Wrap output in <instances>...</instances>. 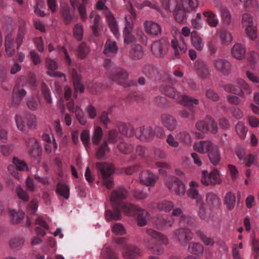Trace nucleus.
Returning a JSON list of instances; mask_svg holds the SVG:
<instances>
[{
	"instance_id": "1",
	"label": "nucleus",
	"mask_w": 259,
	"mask_h": 259,
	"mask_svg": "<svg viewBox=\"0 0 259 259\" xmlns=\"http://www.w3.org/2000/svg\"><path fill=\"white\" fill-rule=\"evenodd\" d=\"M163 8L172 11L176 21L184 23L187 19V13L195 11L198 6V0H161Z\"/></svg>"
},
{
	"instance_id": "2",
	"label": "nucleus",
	"mask_w": 259,
	"mask_h": 259,
	"mask_svg": "<svg viewBox=\"0 0 259 259\" xmlns=\"http://www.w3.org/2000/svg\"><path fill=\"white\" fill-rule=\"evenodd\" d=\"M128 192L123 187H119L114 190L111 193L110 201L113 210H107L105 212V218L107 221L119 220L121 219V210L123 211L122 206L127 202H123L128 195Z\"/></svg>"
},
{
	"instance_id": "3",
	"label": "nucleus",
	"mask_w": 259,
	"mask_h": 259,
	"mask_svg": "<svg viewBox=\"0 0 259 259\" xmlns=\"http://www.w3.org/2000/svg\"><path fill=\"white\" fill-rule=\"evenodd\" d=\"M122 208L125 214L136 216L139 226H144L147 224L149 213L146 210L130 203L123 204Z\"/></svg>"
},
{
	"instance_id": "4",
	"label": "nucleus",
	"mask_w": 259,
	"mask_h": 259,
	"mask_svg": "<svg viewBox=\"0 0 259 259\" xmlns=\"http://www.w3.org/2000/svg\"><path fill=\"white\" fill-rule=\"evenodd\" d=\"M161 92L167 97L176 99L177 102L185 106H190L193 104H199V101L197 99L186 95L179 96L177 91L171 87H163L161 89Z\"/></svg>"
},
{
	"instance_id": "5",
	"label": "nucleus",
	"mask_w": 259,
	"mask_h": 259,
	"mask_svg": "<svg viewBox=\"0 0 259 259\" xmlns=\"http://www.w3.org/2000/svg\"><path fill=\"white\" fill-rule=\"evenodd\" d=\"M99 176L102 178L103 185L107 188L111 189L113 186V174L114 168L112 165L104 162L96 163Z\"/></svg>"
},
{
	"instance_id": "6",
	"label": "nucleus",
	"mask_w": 259,
	"mask_h": 259,
	"mask_svg": "<svg viewBox=\"0 0 259 259\" xmlns=\"http://www.w3.org/2000/svg\"><path fill=\"white\" fill-rule=\"evenodd\" d=\"M130 14L125 16V27L123 31L124 40L125 43L130 44L135 41L136 37L132 33L133 29V21L136 19L137 14L133 8L128 10Z\"/></svg>"
},
{
	"instance_id": "7",
	"label": "nucleus",
	"mask_w": 259,
	"mask_h": 259,
	"mask_svg": "<svg viewBox=\"0 0 259 259\" xmlns=\"http://www.w3.org/2000/svg\"><path fill=\"white\" fill-rule=\"evenodd\" d=\"M106 0H99L96 4V8L99 10H105V15L106 17L108 25L114 35L116 37L119 36L118 25L112 14L105 6Z\"/></svg>"
},
{
	"instance_id": "8",
	"label": "nucleus",
	"mask_w": 259,
	"mask_h": 259,
	"mask_svg": "<svg viewBox=\"0 0 259 259\" xmlns=\"http://www.w3.org/2000/svg\"><path fill=\"white\" fill-rule=\"evenodd\" d=\"M166 186L171 192L178 195H184L185 188L184 184L177 177L167 176L165 180Z\"/></svg>"
},
{
	"instance_id": "9",
	"label": "nucleus",
	"mask_w": 259,
	"mask_h": 259,
	"mask_svg": "<svg viewBox=\"0 0 259 259\" xmlns=\"http://www.w3.org/2000/svg\"><path fill=\"white\" fill-rule=\"evenodd\" d=\"M202 174L201 181L205 186L220 185L222 182L220 172L217 168L213 169L209 173L207 170H203Z\"/></svg>"
},
{
	"instance_id": "10",
	"label": "nucleus",
	"mask_w": 259,
	"mask_h": 259,
	"mask_svg": "<svg viewBox=\"0 0 259 259\" xmlns=\"http://www.w3.org/2000/svg\"><path fill=\"white\" fill-rule=\"evenodd\" d=\"M172 235L175 239L182 246H186L193 237L191 231L186 227H180L176 229L173 231Z\"/></svg>"
},
{
	"instance_id": "11",
	"label": "nucleus",
	"mask_w": 259,
	"mask_h": 259,
	"mask_svg": "<svg viewBox=\"0 0 259 259\" xmlns=\"http://www.w3.org/2000/svg\"><path fill=\"white\" fill-rule=\"evenodd\" d=\"M169 48V43L167 39H161L155 41L151 46V50L156 57L162 58L165 57Z\"/></svg>"
},
{
	"instance_id": "12",
	"label": "nucleus",
	"mask_w": 259,
	"mask_h": 259,
	"mask_svg": "<svg viewBox=\"0 0 259 259\" xmlns=\"http://www.w3.org/2000/svg\"><path fill=\"white\" fill-rule=\"evenodd\" d=\"M194 69L197 75L201 79H206L209 77L211 70L205 62L198 59L194 65Z\"/></svg>"
},
{
	"instance_id": "13",
	"label": "nucleus",
	"mask_w": 259,
	"mask_h": 259,
	"mask_svg": "<svg viewBox=\"0 0 259 259\" xmlns=\"http://www.w3.org/2000/svg\"><path fill=\"white\" fill-rule=\"evenodd\" d=\"M114 68V69L110 72L109 78L118 84L124 85L128 78L127 72L125 70L118 67Z\"/></svg>"
},
{
	"instance_id": "14",
	"label": "nucleus",
	"mask_w": 259,
	"mask_h": 259,
	"mask_svg": "<svg viewBox=\"0 0 259 259\" xmlns=\"http://www.w3.org/2000/svg\"><path fill=\"white\" fill-rule=\"evenodd\" d=\"M175 220L169 216H158L154 221L156 228L159 230H166L173 226Z\"/></svg>"
},
{
	"instance_id": "15",
	"label": "nucleus",
	"mask_w": 259,
	"mask_h": 259,
	"mask_svg": "<svg viewBox=\"0 0 259 259\" xmlns=\"http://www.w3.org/2000/svg\"><path fill=\"white\" fill-rule=\"evenodd\" d=\"M27 167L26 164L23 161L14 157L13 159V164L9 165L8 169L12 176L18 178V170H24L27 169Z\"/></svg>"
},
{
	"instance_id": "16",
	"label": "nucleus",
	"mask_w": 259,
	"mask_h": 259,
	"mask_svg": "<svg viewBox=\"0 0 259 259\" xmlns=\"http://www.w3.org/2000/svg\"><path fill=\"white\" fill-rule=\"evenodd\" d=\"M159 179V176L149 170L143 171L140 176L141 183L147 186L153 187Z\"/></svg>"
},
{
	"instance_id": "17",
	"label": "nucleus",
	"mask_w": 259,
	"mask_h": 259,
	"mask_svg": "<svg viewBox=\"0 0 259 259\" xmlns=\"http://www.w3.org/2000/svg\"><path fill=\"white\" fill-rule=\"evenodd\" d=\"M213 65L215 69L224 75L229 74L231 70V64L226 59H216L213 60Z\"/></svg>"
},
{
	"instance_id": "18",
	"label": "nucleus",
	"mask_w": 259,
	"mask_h": 259,
	"mask_svg": "<svg viewBox=\"0 0 259 259\" xmlns=\"http://www.w3.org/2000/svg\"><path fill=\"white\" fill-rule=\"evenodd\" d=\"M140 254V249L134 245L128 244L123 246L122 255L124 259H137Z\"/></svg>"
},
{
	"instance_id": "19",
	"label": "nucleus",
	"mask_w": 259,
	"mask_h": 259,
	"mask_svg": "<svg viewBox=\"0 0 259 259\" xmlns=\"http://www.w3.org/2000/svg\"><path fill=\"white\" fill-rule=\"evenodd\" d=\"M136 137L142 141L152 140V126H142L137 128L135 132Z\"/></svg>"
},
{
	"instance_id": "20",
	"label": "nucleus",
	"mask_w": 259,
	"mask_h": 259,
	"mask_svg": "<svg viewBox=\"0 0 259 259\" xmlns=\"http://www.w3.org/2000/svg\"><path fill=\"white\" fill-rule=\"evenodd\" d=\"M46 62V66L49 69L47 71L48 75L52 77H63V81H66V76L64 74L55 71L58 68V65L55 60L51 59H47Z\"/></svg>"
},
{
	"instance_id": "21",
	"label": "nucleus",
	"mask_w": 259,
	"mask_h": 259,
	"mask_svg": "<svg viewBox=\"0 0 259 259\" xmlns=\"http://www.w3.org/2000/svg\"><path fill=\"white\" fill-rule=\"evenodd\" d=\"M161 121L164 127L170 131H174L177 125L176 118L171 115L163 114L161 115Z\"/></svg>"
},
{
	"instance_id": "22",
	"label": "nucleus",
	"mask_w": 259,
	"mask_h": 259,
	"mask_svg": "<svg viewBox=\"0 0 259 259\" xmlns=\"http://www.w3.org/2000/svg\"><path fill=\"white\" fill-rule=\"evenodd\" d=\"M145 31L149 34L158 36L161 33V27L158 23L152 21H146L144 24Z\"/></svg>"
},
{
	"instance_id": "23",
	"label": "nucleus",
	"mask_w": 259,
	"mask_h": 259,
	"mask_svg": "<svg viewBox=\"0 0 259 259\" xmlns=\"http://www.w3.org/2000/svg\"><path fill=\"white\" fill-rule=\"evenodd\" d=\"M60 14L62 18L66 24L70 23L74 20V10L71 11L69 6L66 4L61 5Z\"/></svg>"
},
{
	"instance_id": "24",
	"label": "nucleus",
	"mask_w": 259,
	"mask_h": 259,
	"mask_svg": "<svg viewBox=\"0 0 259 259\" xmlns=\"http://www.w3.org/2000/svg\"><path fill=\"white\" fill-rule=\"evenodd\" d=\"M171 47L174 50L175 56L176 58L180 57V54L184 53L187 50V46L182 37L179 40L174 39L171 41Z\"/></svg>"
},
{
	"instance_id": "25",
	"label": "nucleus",
	"mask_w": 259,
	"mask_h": 259,
	"mask_svg": "<svg viewBox=\"0 0 259 259\" xmlns=\"http://www.w3.org/2000/svg\"><path fill=\"white\" fill-rule=\"evenodd\" d=\"M189 186L190 188L188 192V196L192 199L196 200V203L201 202L202 201V198L198 190V188L199 187V184L195 181H191L189 184Z\"/></svg>"
},
{
	"instance_id": "26",
	"label": "nucleus",
	"mask_w": 259,
	"mask_h": 259,
	"mask_svg": "<svg viewBox=\"0 0 259 259\" xmlns=\"http://www.w3.org/2000/svg\"><path fill=\"white\" fill-rule=\"evenodd\" d=\"M26 95V91L18 86H15L12 95V105L17 106L19 105L23 98Z\"/></svg>"
},
{
	"instance_id": "27",
	"label": "nucleus",
	"mask_w": 259,
	"mask_h": 259,
	"mask_svg": "<svg viewBox=\"0 0 259 259\" xmlns=\"http://www.w3.org/2000/svg\"><path fill=\"white\" fill-rule=\"evenodd\" d=\"M215 146L209 141H202L195 143L193 148L195 151L204 153H208Z\"/></svg>"
},
{
	"instance_id": "28",
	"label": "nucleus",
	"mask_w": 259,
	"mask_h": 259,
	"mask_svg": "<svg viewBox=\"0 0 259 259\" xmlns=\"http://www.w3.org/2000/svg\"><path fill=\"white\" fill-rule=\"evenodd\" d=\"M146 233L152 239L160 242L162 244L166 245L168 244L169 241L167 237L161 233L152 229H147Z\"/></svg>"
},
{
	"instance_id": "29",
	"label": "nucleus",
	"mask_w": 259,
	"mask_h": 259,
	"mask_svg": "<svg viewBox=\"0 0 259 259\" xmlns=\"http://www.w3.org/2000/svg\"><path fill=\"white\" fill-rule=\"evenodd\" d=\"M144 54L143 48L140 45H133L129 52L130 59L135 61L141 59Z\"/></svg>"
},
{
	"instance_id": "30",
	"label": "nucleus",
	"mask_w": 259,
	"mask_h": 259,
	"mask_svg": "<svg viewBox=\"0 0 259 259\" xmlns=\"http://www.w3.org/2000/svg\"><path fill=\"white\" fill-rule=\"evenodd\" d=\"M70 72L75 91L76 92L79 91L80 93H83L84 90V88L81 83L80 75L74 68L71 69Z\"/></svg>"
},
{
	"instance_id": "31",
	"label": "nucleus",
	"mask_w": 259,
	"mask_h": 259,
	"mask_svg": "<svg viewBox=\"0 0 259 259\" xmlns=\"http://www.w3.org/2000/svg\"><path fill=\"white\" fill-rule=\"evenodd\" d=\"M217 34L222 44L228 45L233 40V36L231 33L226 28H221L218 29Z\"/></svg>"
},
{
	"instance_id": "32",
	"label": "nucleus",
	"mask_w": 259,
	"mask_h": 259,
	"mask_svg": "<svg viewBox=\"0 0 259 259\" xmlns=\"http://www.w3.org/2000/svg\"><path fill=\"white\" fill-rule=\"evenodd\" d=\"M87 0L85 2L82 1V3L80 4L79 0H70V3L72 7L73 10L76 7H78V12L82 21H85L87 20L85 4L87 2Z\"/></svg>"
},
{
	"instance_id": "33",
	"label": "nucleus",
	"mask_w": 259,
	"mask_h": 259,
	"mask_svg": "<svg viewBox=\"0 0 259 259\" xmlns=\"http://www.w3.org/2000/svg\"><path fill=\"white\" fill-rule=\"evenodd\" d=\"M26 144L28 148L29 153L33 156L38 155L40 151L38 142L34 138H29L26 141Z\"/></svg>"
},
{
	"instance_id": "34",
	"label": "nucleus",
	"mask_w": 259,
	"mask_h": 259,
	"mask_svg": "<svg viewBox=\"0 0 259 259\" xmlns=\"http://www.w3.org/2000/svg\"><path fill=\"white\" fill-rule=\"evenodd\" d=\"M244 47L239 43L235 44L232 48L231 53L232 56L237 60H242L245 54Z\"/></svg>"
},
{
	"instance_id": "35",
	"label": "nucleus",
	"mask_w": 259,
	"mask_h": 259,
	"mask_svg": "<svg viewBox=\"0 0 259 259\" xmlns=\"http://www.w3.org/2000/svg\"><path fill=\"white\" fill-rule=\"evenodd\" d=\"M191 42L193 46L198 51H201L204 47V42L197 32L193 31L191 33Z\"/></svg>"
},
{
	"instance_id": "36",
	"label": "nucleus",
	"mask_w": 259,
	"mask_h": 259,
	"mask_svg": "<svg viewBox=\"0 0 259 259\" xmlns=\"http://www.w3.org/2000/svg\"><path fill=\"white\" fill-rule=\"evenodd\" d=\"M224 204L228 210H232L234 209L236 201V196L232 192H228L224 197Z\"/></svg>"
},
{
	"instance_id": "37",
	"label": "nucleus",
	"mask_w": 259,
	"mask_h": 259,
	"mask_svg": "<svg viewBox=\"0 0 259 259\" xmlns=\"http://www.w3.org/2000/svg\"><path fill=\"white\" fill-rule=\"evenodd\" d=\"M145 243L146 244L147 247L153 252L157 255H161L164 251L163 247L158 243L153 244L151 242V240L149 239H145Z\"/></svg>"
},
{
	"instance_id": "38",
	"label": "nucleus",
	"mask_w": 259,
	"mask_h": 259,
	"mask_svg": "<svg viewBox=\"0 0 259 259\" xmlns=\"http://www.w3.org/2000/svg\"><path fill=\"white\" fill-rule=\"evenodd\" d=\"M203 14L207 18L206 21L210 27H215L219 23V19L217 18L216 15L212 11L208 10L204 11Z\"/></svg>"
},
{
	"instance_id": "39",
	"label": "nucleus",
	"mask_w": 259,
	"mask_h": 259,
	"mask_svg": "<svg viewBox=\"0 0 259 259\" xmlns=\"http://www.w3.org/2000/svg\"><path fill=\"white\" fill-rule=\"evenodd\" d=\"M156 207L159 211L167 212L174 208V203L171 201L163 200L157 203Z\"/></svg>"
},
{
	"instance_id": "40",
	"label": "nucleus",
	"mask_w": 259,
	"mask_h": 259,
	"mask_svg": "<svg viewBox=\"0 0 259 259\" xmlns=\"http://www.w3.org/2000/svg\"><path fill=\"white\" fill-rule=\"evenodd\" d=\"M120 133L123 136L127 137H131L134 134V127L131 124L124 123H120L118 126Z\"/></svg>"
},
{
	"instance_id": "41",
	"label": "nucleus",
	"mask_w": 259,
	"mask_h": 259,
	"mask_svg": "<svg viewBox=\"0 0 259 259\" xmlns=\"http://www.w3.org/2000/svg\"><path fill=\"white\" fill-rule=\"evenodd\" d=\"M36 225H39L40 227H37L35 228V232L37 235L44 236L46 235V230L49 229V226L47 223L40 218H38L36 220Z\"/></svg>"
},
{
	"instance_id": "42",
	"label": "nucleus",
	"mask_w": 259,
	"mask_h": 259,
	"mask_svg": "<svg viewBox=\"0 0 259 259\" xmlns=\"http://www.w3.org/2000/svg\"><path fill=\"white\" fill-rule=\"evenodd\" d=\"M117 47L115 41L108 39L105 45L104 53L107 55L115 54L117 52Z\"/></svg>"
},
{
	"instance_id": "43",
	"label": "nucleus",
	"mask_w": 259,
	"mask_h": 259,
	"mask_svg": "<svg viewBox=\"0 0 259 259\" xmlns=\"http://www.w3.org/2000/svg\"><path fill=\"white\" fill-rule=\"evenodd\" d=\"M206 201L207 204L212 206H218L220 203V198L213 192H208L206 195Z\"/></svg>"
},
{
	"instance_id": "44",
	"label": "nucleus",
	"mask_w": 259,
	"mask_h": 259,
	"mask_svg": "<svg viewBox=\"0 0 259 259\" xmlns=\"http://www.w3.org/2000/svg\"><path fill=\"white\" fill-rule=\"evenodd\" d=\"M208 157L210 161L213 165H216L219 163L221 160V157L218 147L215 146L213 147V148L208 152Z\"/></svg>"
},
{
	"instance_id": "45",
	"label": "nucleus",
	"mask_w": 259,
	"mask_h": 259,
	"mask_svg": "<svg viewBox=\"0 0 259 259\" xmlns=\"http://www.w3.org/2000/svg\"><path fill=\"white\" fill-rule=\"evenodd\" d=\"M56 192L66 199L69 197V189L68 186L62 182L58 183L56 188Z\"/></svg>"
},
{
	"instance_id": "46",
	"label": "nucleus",
	"mask_w": 259,
	"mask_h": 259,
	"mask_svg": "<svg viewBox=\"0 0 259 259\" xmlns=\"http://www.w3.org/2000/svg\"><path fill=\"white\" fill-rule=\"evenodd\" d=\"M24 242V239L22 238L19 237H14L9 242L10 247L12 250H19L23 246Z\"/></svg>"
},
{
	"instance_id": "47",
	"label": "nucleus",
	"mask_w": 259,
	"mask_h": 259,
	"mask_svg": "<svg viewBox=\"0 0 259 259\" xmlns=\"http://www.w3.org/2000/svg\"><path fill=\"white\" fill-rule=\"evenodd\" d=\"M219 11L221 12L223 23L226 25H229L231 22V15L229 10L225 7L220 6Z\"/></svg>"
},
{
	"instance_id": "48",
	"label": "nucleus",
	"mask_w": 259,
	"mask_h": 259,
	"mask_svg": "<svg viewBox=\"0 0 259 259\" xmlns=\"http://www.w3.org/2000/svg\"><path fill=\"white\" fill-rule=\"evenodd\" d=\"M26 122L27 126L29 128H35L37 125V121L36 116L31 113H27L24 115L23 118Z\"/></svg>"
},
{
	"instance_id": "49",
	"label": "nucleus",
	"mask_w": 259,
	"mask_h": 259,
	"mask_svg": "<svg viewBox=\"0 0 259 259\" xmlns=\"http://www.w3.org/2000/svg\"><path fill=\"white\" fill-rule=\"evenodd\" d=\"M101 255L104 259H118L115 252L109 246H105L102 249Z\"/></svg>"
},
{
	"instance_id": "50",
	"label": "nucleus",
	"mask_w": 259,
	"mask_h": 259,
	"mask_svg": "<svg viewBox=\"0 0 259 259\" xmlns=\"http://www.w3.org/2000/svg\"><path fill=\"white\" fill-rule=\"evenodd\" d=\"M223 88L225 91L237 95L240 97L244 98V93L242 92L239 88L236 87L235 85L232 84H227L224 85Z\"/></svg>"
},
{
	"instance_id": "51",
	"label": "nucleus",
	"mask_w": 259,
	"mask_h": 259,
	"mask_svg": "<svg viewBox=\"0 0 259 259\" xmlns=\"http://www.w3.org/2000/svg\"><path fill=\"white\" fill-rule=\"evenodd\" d=\"M9 214L11 217V221L13 223H19L24 216V214L22 211L17 212L14 209H9Z\"/></svg>"
},
{
	"instance_id": "52",
	"label": "nucleus",
	"mask_w": 259,
	"mask_h": 259,
	"mask_svg": "<svg viewBox=\"0 0 259 259\" xmlns=\"http://www.w3.org/2000/svg\"><path fill=\"white\" fill-rule=\"evenodd\" d=\"M152 126V140L154 137L162 139L165 137V132L164 128L158 125Z\"/></svg>"
},
{
	"instance_id": "53",
	"label": "nucleus",
	"mask_w": 259,
	"mask_h": 259,
	"mask_svg": "<svg viewBox=\"0 0 259 259\" xmlns=\"http://www.w3.org/2000/svg\"><path fill=\"white\" fill-rule=\"evenodd\" d=\"M188 251L195 254H201L203 251V247L199 243L191 242L189 244Z\"/></svg>"
},
{
	"instance_id": "54",
	"label": "nucleus",
	"mask_w": 259,
	"mask_h": 259,
	"mask_svg": "<svg viewBox=\"0 0 259 259\" xmlns=\"http://www.w3.org/2000/svg\"><path fill=\"white\" fill-rule=\"evenodd\" d=\"M177 138L181 142L186 145H190L191 144L192 140L191 136L189 133L186 131L180 132L177 135Z\"/></svg>"
},
{
	"instance_id": "55",
	"label": "nucleus",
	"mask_w": 259,
	"mask_h": 259,
	"mask_svg": "<svg viewBox=\"0 0 259 259\" xmlns=\"http://www.w3.org/2000/svg\"><path fill=\"white\" fill-rule=\"evenodd\" d=\"M237 83L240 87L239 89L244 93V97L245 95H250L252 93L251 88L244 80L238 79Z\"/></svg>"
},
{
	"instance_id": "56",
	"label": "nucleus",
	"mask_w": 259,
	"mask_h": 259,
	"mask_svg": "<svg viewBox=\"0 0 259 259\" xmlns=\"http://www.w3.org/2000/svg\"><path fill=\"white\" fill-rule=\"evenodd\" d=\"M74 113L79 123L81 125H84L87 122V119L80 107L76 106Z\"/></svg>"
},
{
	"instance_id": "57",
	"label": "nucleus",
	"mask_w": 259,
	"mask_h": 259,
	"mask_svg": "<svg viewBox=\"0 0 259 259\" xmlns=\"http://www.w3.org/2000/svg\"><path fill=\"white\" fill-rule=\"evenodd\" d=\"M235 129L239 137L244 139L247 132V128L244 124L241 122H238L235 126Z\"/></svg>"
},
{
	"instance_id": "58",
	"label": "nucleus",
	"mask_w": 259,
	"mask_h": 259,
	"mask_svg": "<svg viewBox=\"0 0 259 259\" xmlns=\"http://www.w3.org/2000/svg\"><path fill=\"white\" fill-rule=\"evenodd\" d=\"M103 137L102 129L99 127L97 126L95 128L94 134L92 137V142L94 145H98L99 144L101 140Z\"/></svg>"
},
{
	"instance_id": "59",
	"label": "nucleus",
	"mask_w": 259,
	"mask_h": 259,
	"mask_svg": "<svg viewBox=\"0 0 259 259\" xmlns=\"http://www.w3.org/2000/svg\"><path fill=\"white\" fill-rule=\"evenodd\" d=\"M252 256L254 259L259 257V239L252 237L251 241Z\"/></svg>"
},
{
	"instance_id": "60",
	"label": "nucleus",
	"mask_w": 259,
	"mask_h": 259,
	"mask_svg": "<svg viewBox=\"0 0 259 259\" xmlns=\"http://www.w3.org/2000/svg\"><path fill=\"white\" fill-rule=\"evenodd\" d=\"M109 150L110 149L108 147L107 142L104 141V142L97 150L96 154L97 157L98 159L102 158L105 156L106 152L109 151Z\"/></svg>"
},
{
	"instance_id": "61",
	"label": "nucleus",
	"mask_w": 259,
	"mask_h": 259,
	"mask_svg": "<svg viewBox=\"0 0 259 259\" xmlns=\"http://www.w3.org/2000/svg\"><path fill=\"white\" fill-rule=\"evenodd\" d=\"M25 31V27L24 26V22H23L21 24L19 27L18 32L16 37V43L17 45V49L19 48L20 45L22 44L23 39L24 38V34Z\"/></svg>"
},
{
	"instance_id": "62",
	"label": "nucleus",
	"mask_w": 259,
	"mask_h": 259,
	"mask_svg": "<svg viewBox=\"0 0 259 259\" xmlns=\"http://www.w3.org/2000/svg\"><path fill=\"white\" fill-rule=\"evenodd\" d=\"M89 48L84 42H82L78 47L77 54L78 57L83 59L85 58L89 53Z\"/></svg>"
},
{
	"instance_id": "63",
	"label": "nucleus",
	"mask_w": 259,
	"mask_h": 259,
	"mask_svg": "<svg viewBox=\"0 0 259 259\" xmlns=\"http://www.w3.org/2000/svg\"><path fill=\"white\" fill-rule=\"evenodd\" d=\"M193 223V219L186 214L182 215L179 219V224L181 227H186L190 226Z\"/></svg>"
},
{
	"instance_id": "64",
	"label": "nucleus",
	"mask_w": 259,
	"mask_h": 259,
	"mask_svg": "<svg viewBox=\"0 0 259 259\" xmlns=\"http://www.w3.org/2000/svg\"><path fill=\"white\" fill-rule=\"evenodd\" d=\"M143 72L149 78H152L157 73V70L151 65H145Z\"/></svg>"
}]
</instances>
